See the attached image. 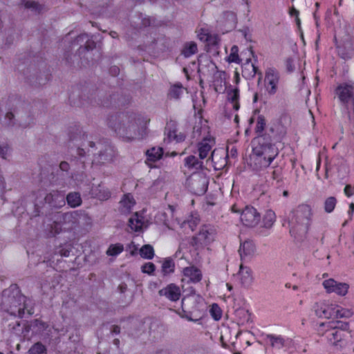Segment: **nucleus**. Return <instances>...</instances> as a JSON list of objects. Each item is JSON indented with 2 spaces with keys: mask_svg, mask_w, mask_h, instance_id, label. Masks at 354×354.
<instances>
[{
  "mask_svg": "<svg viewBox=\"0 0 354 354\" xmlns=\"http://www.w3.org/2000/svg\"><path fill=\"white\" fill-rule=\"evenodd\" d=\"M289 122L290 117L286 114L282 115L278 120L272 123L269 129L272 136L269 134L266 135L270 137L272 142V138L275 140H281L286 133L287 126Z\"/></svg>",
  "mask_w": 354,
  "mask_h": 354,
  "instance_id": "obj_9",
  "label": "nucleus"
},
{
  "mask_svg": "<svg viewBox=\"0 0 354 354\" xmlns=\"http://www.w3.org/2000/svg\"><path fill=\"white\" fill-rule=\"evenodd\" d=\"M162 154L163 151L161 147H153L148 149L146 152V162L149 163V162H156L162 157Z\"/></svg>",
  "mask_w": 354,
  "mask_h": 354,
  "instance_id": "obj_32",
  "label": "nucleus"
},
{
  "mask_svg": "<svg viewBox=\"0 0 354 354\" xmlns=\"http://www.w3.org/2000/svg\"><path fill=\"white\" fill-rule=\"evenodd\" d=\"M290 234L295 239H301L308 230L307 223H290Z\"/></svg>",
  "mask_w": 354,
  "mask_h": 354,
  "instance_id": "obj_20",
  "label": "nucleus"
},
{
  "mask_svg": "<svg viewBox=\"0 0 354 354\" xmlns=\"http://www.w3.org/2000/svg\"><path fill=\"white\" fill-rule=\"evenodd\" d=\"M91 194L93 197L97 198L100 201H106L111 196L110 191L102 185L93 187L91 190Z\"/></svg>",
  "mask_w": 354,
  "mask_h": 354,
  "instance_id": "obj_26",
  "label": "nucleus"
},
{
  "mask_svg": "<svg viewBox=\"0 0 354 354\" xmlns=\"http://www.w3.org/2000/svg\"><path fill=\"white\" fill-rule=\"evenodd\" d=\"M44 200L46 203L55 208H59L65 205L64 194L58 191H53L46 194Z\"/></svg>",
  "mask_w": 354,
  "mask_h": 354,
  "instance_id": "obj_16",
  "label": "nucleus"
},
{
  "mask_svg": "<svg viewBox=\"0 0 354 354\" xmlns=\"http://www.w3.org/2000/svg\"><path fill=\"white\" fill-rule=\"evenodd\" d=\"M198 51L197 44L194 41L187 42L185 44L182 54L185 57H189L196 54Z\"/></svg>",
  "mask_w": 354,
  "mask_h": 354,
  "instance_id": "obj_37",
  "label": "nucleus"
},
{
  "mask_svg": "<svg viewBox=\"0 0 354 354\" xmlns=\"http://www.w3.org/2000/svg\"><path fill=\"white\" fill-rule=\"evenodd\" d=\"M140 256L147 259H152L154 257V250L151 245H145L140 250Z\"/></svg>",
  "mask_w": 354,
  "mask_h": 354,
  "instance_id": "obj_39",
  "label": "nucleus"
},
{
  "mask_svg": "<svg viewBox=\"0 0 354 354\" xmlns=\"http://www.w3.org/2000/svg\"><path fill=\"white\" fill-rule=\"evenodd\" d=\"M136 205L133 196L131 194H124L120 201V210L122 214H128Z\"/></svg>",
  "mask_w": 354,
  "mask_h": 354,
  "instance_id": "obj_24",
  "label": "nucleus"
},
{
  "mask_svg": "<svg viewBox=\"0 0 354 354\" xmlns=\"http://www.w3.org/2000/svg\"><path fill=\"white\" fill-rule=\"evenodd\" d=\"M73 46L80 45L79 53L82 50H92L95 47V44L92 41L86 33L80 34L77 37L72 44Z\"/></svg>",
  "mask_w": 354,
  "mask_h": 354,
  "instance_id": "obj_19",
  "label": "nucleus"
},
{
  "mask_svg": "<svg viewBox=\"0 0 354 354\" xmlns=\"http://www.w3.org/2000/svg\"><path fill=\"white\" fill-rule=\"evenodd\" d=\"M62 223H48L46 227V234L48 237L55 236L62 231Z\"/></svg>",
  "mask_w": 354,
  "mask_h": 354,
  "instance_id": "obj_36",
  "label": "nucleus"
},
{
  "mask_svg": "<svg viewBox=\"0 0 354 354\" xmlns=\"http://www.w3.org/2000/svg\"><path fill=\"white\" fill-rule=\"evenodd\" d=\"M344 194L347 196L349 197V196H351L353 194V193H354V188L352 187L351 185H347L344 187Z\"/></svg>",
  "mask_w": 354,
  "mask_h": 354,
  "instance_id": "obj_56",
  "label": "nucleus"
},
{
  "mask_svg": "<svg viewBox=\"0 0 354 354\" xmlns=\"http://www.w3.org/2000/svg\"><path fill=\"white\" fill-rule=\"evenodd\" d=\"M318 334L332 346L342 348L345 346L344 335L335 326V322H322L317 328Z\"/></svg>",
  "mask_w": 354,
  "mask_h": 354,
  "instance_id": "obj_6",
  "label": "nucleus"
},
{
  "mask_svg": "<svg viewBox=\"0 0 354 354\" xmlns=\"http://www.w3.org/2000/svg\"><path fill=\"white\" fill-rule=\"evenodd\" d=\"M336 304L329 301L317 302L313 306L315 315L320 318H335Z\"/></svg>",
  "mask_w": 354,
  "mask_h": 354,
  "instance_id": "obj_10",
  "label": "nucleus"
},
{
  "mask_svg": "<svg viewBox=\"0 0 354 354\" xmlns=\"http://www.w3.org/2000/svg\"><path fill=\"white\" fill-rule=\"evenodd\" d=\"M141 23L140 24H138L135 28H139L140 26L142 25L143 27H147L151 26H156L154 20L150 17H142V15H140Z\"/></svg>",
  "mask_w": 354,
  "mask_h": 354,
  "instance_id": "obj_50",
  "label": "nucleus"
},
{
  "mask_svg": "<svg viewBox=\"0 0 354 354\" xmlns=\"http://www.w3.org/2000/svg\"><path fill=\"white\" fill-rule=\"evenodd\" d=\"M185 165L188 168L196 170L203 167V162L193 155L189 156L185 159Z\"/></svg>",
  "mask_w": 354,
  "mask_h": 354,
  "instance_id": "obj_35",
  "label": "nucleus"
},
{
  "mask_svg": "<svg viewBox=\"0 0 354 354\" xmlns=\"http://www.w3.org/2000/svg\"><path fill=\"white\" fill-rule=\"evenodd\" d=\"M246 226L252 228L257 234L267 236L272 227V223H252V225Z\"/></svg>",
  "mask_w": 354,
  "mask_h": 354,
  "instance_id": "obj_28",
  "label": "nucleus"
},
{
  "mask_svg": "<svg viewBox=\"0 0 354 354\" xmlns=\"http://www.w3.org/2000/svg\"><path fill=\"white\" fill-rule=\"evenodd\" d=\"M71 166L69 163L66 161H62L59 165L58 171H61L62 174H57L59 177H57L55 180V182L59 185H65V179L68 178H72L73 174L69 173V169Z\"/></svg>",
  "mask_w": 354,
  "mask_h": 354,
  "instance_id": "obj_25",
  "label": "nucleus"
},
{
  "mask_svg": "<svg viewBox=\"0 0 354 354\" xmlns=\"http://www.w3.org/2000/svg\"><path fill=\"white\" fill-rule=\"evenodd\" d=\"M183 93V86L181 84H174L169 90V95L174 98H178Z\"/></svg>",
  "mask_w": 354,
  "mask_h": 354,
  "instance_id": "obj_46",
  "label": "nucleus"
},
{
  "mask_svg": "<svg viewBox=\"0 0 354 354\" xmlns=\"http://www.w3.org/2000/svg\"><path fill=\"white\" fill-rule=\"evenodd\" d=\"M72 248L73 247L71 244H65L60 246L58 252L61 256L67 257L70 255V253L72 251Z\"/></svg>",
  "mask_w": 354,
  "mask_h": 354,
  "instance_id": "obj_51",
  "label": "nucleus"
},
{
  "mask_svg": "<svg viewBox=\"0 0 354 354\" xmlns=\"http://www.w3.org/2000/svg\"><path fill=\"white\" fill-rule=\"evenodd\" d=\"M30 300L21 294L17 284H12L3 290L0 301V309L12 316L23 317L25 310L29 315L33 314L30 307Z\"/></svg>",
  "mask_w": 354,
  "mask_h": 354,
  "instance_id": "obj_3",
  "label": "nucleus"
},
{
  "mask_svg": "<svg viewBox=\"0 0 354 354\" xmlns=\"http://www.w3.org/2000/svg\"><path fill=\"white\" fill-rule=\"evenodd\" d=\"M111 333L115 334H119L120 333V328L116 325L113 326Z\"/></svg>",
  "mask_w": 354,
  "mask_h": 354,
  "instance_id": "obj_59",
  "label": "nucleus"
},
{
  "mask_svg": "<svg viewBox=\"0 0 354 354\" xmlns=\"http://www.w3.org/2000/svg\"><path fill=\"white\" fill-rule=\"evenodd\" d=\"M124 250V247L120 243L111 245L107 251L106 254L109 256H116L121 253Z\"/></svg>",
  "mask_w": 354,
  "mask_h": 354,
  "instance_id": "obj_42",
  "label": "nucleus"
},
{
  "mask_svg": "<svg viewBox=\"0 0 354 354\" xmlns=\"http://www.w3.org/2000/svg\"><path fill=\"white\" fill-rule=\"evenodd\" d=\"M142 272L152 275L156 270V266L151 262L145 263L141 267Z\"/></svg>",
  "mask_w": 354,
  "mask_h": 354,
  "instance_id": "obj_48",
  "label": "nucleus"
},
{
  "mask_svg": "<svg viewBox=\"0 0 354 354\" xmlns=\"http://www.w3.org/2000/svg\"><path fill=\"white\" fill-rule=\"evenodd\" d=\"M323 286L327 292H335L341 296L346 295L349 288L348 283L337 282L333 279H329L324 281Z\"/></svg>",
  "mask_w": 354,
  "mask_h": 354,
  "instance_id": "obj_13",
  "label": "nucleus"
},
{
  "mask_svg": "<svg viewBox=\"0 0 354 354\" xmlns=\"http://www.w3.org/2000/svg\"><path fill=\"white\" fill-rule=\"evenodd\" d=\"M227 99L232 104L233 109L238 111L240 108L239 100V90L238 88H234L227 92Z\"/></svg>",
  "mask_w": 354,
  "mask_h": 354,
  "instance_id": "obj_33",
  "label": "nucleus"
},
{
  "mask_svg": "<svg viewBox=\"0 0 354 354\" xmlns=\"http://www.w3.org/2000/svg\"><path fill=\"white\" fill-rule=\"evenodd\" d=\"M0 120L3 126L14 129H17L19 127L26 128L32 122V118H30L28 122L20 121L19 123L17 124L12 111H9L3 113L2 104H0Z\"/></svg>",
  "mask_w": 354,
  "mask_h": 354,
  "instance_id": "obj_11",
  "label": "nucleus"
},
{
  "mask_svg": "<svg viewBox=\"0 0 354 354\" xmlns=\"http://www.w3.org/2000/svg\"><path fill=\"white\" fill-rule=\"evenodd\" d=\"M238 52H239V48L236 46H233L231 48V52H230V55L228 56V59H227L229 62H234V63H237V64L240 63L241 59H239Z\"/></svg>",
  "mask_w": 354,
  "mask_h": 354,
  "instance_id": "obj_45",
  "label": "nucleus"
},
{
  "mask_svg": "<svg viewBox=\"0 0 354 354\" xmlns=\"http://www.w3.org/2000/svg\"><path fill=\"white\" fill-rule=\"evenodd\" d=\"M312 216V209L310 205L302 204L298 206L296 209L297 219L310 220Z\"/></svg>",
  "mask_w": 354,
  "mask_h": 354,
  "instance_id": "obj_29",
  "label": "nucleus"
},
{
  "mask_svg": "<svg viewBox=\"0 0 354 354\" xmlns=\"http://www.w3.org/2000/svg\"><path fill=\"white\" fill-rule=\"evenodd\" d=\"M216 150L212 151L210 153V156H208V157H207L208 159H207V161H209V160L211 159L212 161L213 162L214 157L216 156Z\"/></svg>",
  "mask_w": 354,
  "mask_h": 354,
  "instance_id": "obj_62",
  "label": "nucleus"
},
{
  "mask_svg": "<svg viewBox=\"0 0 354 354\" xmlns=\"http://www.w3.org/2000/svg\"><path fill=\"white\" fill-rule=\"evenodd\" d=\"M22 3L26 8L36 12H40L43 8L41 5L35 1L24 0Z\"/></svg>",
  "mask_w": 354,
  "mask_h": 354,
  "instance_id": "obj_41",
  "label": "nucleus"
},
{
  "mask_svg": "<svg viewBox=\"0 0 354 354\" xmlns=\"http://www.w3.org/2000/svg\"><path fill=\"white\" fill-rule=\"evenodd\" d=\"M150 120L137 113L125 112L111 115L108 125L125 141L144 138L148 134Z\"/></svg>",
  "mask_w": 354,
  "mask_h": 354,
  "instance_id": "obj_2",
  "label": "nucleus"
},
{
  "mask_svg": "<svg viewBox=\"0 0 354 354\" xmlns=\"http://www.w3.org/2000/svg\"><path fill=\"white\" fill-rule=\"evenodd\" d=\"M71 207H76L80 206L82 203V198L79 192H70L65 198V201Z\"/></svg>",
  "mask_w": 354,
  "mask_h": 354,
  "instance_id": "obj_34",
  "label": "nucleus"
},
{
  "mask_svg": "<svg viewBox=\"0 0 354 354\" xmlns=\"http://www.w3.org/2000/svg\"><path fill=\"white\" fill-rule=\"evenodd\" d=\"M144 223H129L127 228L128 232H142L144 230Z\"/></svg>",
  "mask_w": 354,
  "mask_h": 354,
  "instance_id": "obj_44",
  "label": "nucleus"
},
{
  "mask_svg": "<svg viewBox=\"0 0 354 354\" xmlns=\"http://www.w3.org/2000/svg\"><path fill=\"white\" fill-rule=\"evenodd\" d=\"M299 12L297 9L292 8L290 11V15L291 16H295L296 17V22L298 26L300 25V19H299Z\"/></svg>",
  "mask_w": 354,
  "mask_h": 354,
  "instance_id": "obj_55",
  "label": "nucleus"
},
{
  "mask_svg": "<svg viewBox=\"0 0 354 354\" xmlns=\"http://www.w3.org/2000/svg\"><path fill=\"white\" fill-rule=\"evenodd\" d=\"M258 145L253 148V155L251 157L253 167L256 170L267 168L277 156L279 151L275 145L272 143L270 136L260 135L257 138Z\"/></svg>",
  "mask_w": 354,
  "mask_h": 354,
  "instance_id": "obj_5",
  "label": "nucleus"
},
{
  "mask_svg": "<svg viewBox=\"0 0 354 354\" xmlns=\"http://www.w3.org/2000/svg\"><path fill=\"white\" fill-rule=\"evenodd\" d=\"M97 93L95 90L84 88L80 90L75 88L69 95L71 104L76 106L87 105H102L103 106L124 105L129 102V97L120 95L118 93L110 95V100H101L96 99Z\"/></svg>",
  "mask_w": 354,
  "mask_h": 354,
  "instance_id": "obj_4",
  "label": "nucleus"
},
{
  "mask_svg": "<svg viewBox=\"0 0 354 354\" xmlns=\"http://www.w3.org/2000/svg\"><path fill=\"white\" fill-rule=\"evenodd\" d=\"M69 142L76 147L75 155H72L71 162H74L75 169L80 170L86 164H104L111 162L115 155L113 147L108 142L89 140L87 134L80 126H74L69 130Z\"/></svg>",
  "mask_w": 354,
  "mask_h": 354,
  "instance_id": "obj_1",
  "label": "nucleus"
},
{
  "mask_svg": "<svg viewBox=\"0 0 354 354\" xmlns=\"http://www.w3.org/2000/svg\"><path fill=\"white\" fill-rule=\"evenodd\" d=\"M278 176H279V174L277 173V171H272V178L274 180L277 179Z\"/></svg>",
  "mask_w": 354,
  "mask_h": 354,
  "instance_id": "obj_64",
  "label": "nucleus"
},
{
  "mask_svg": "<svg viewBox=\"0 0 354 354\" xmlns=\"http://www.w3.org/2000/svg\"><path fill=\"white\" fill-rule=\"evenodd\" d=\"M27 354H47V349L41 342H37L30 348Z\"/></svg>",
  "mask_w": 354,
  "mask_h": 354,
  "instance_id": "obj_40",
  "label": "nucleus"
},
{
  "mask_svg": "<svg viewBox=\"0 0 354 354\" xmlns=\"http://www.w3.org/2000/svg\"><path fill=\"white\" fill-rule=\"evenodd\" d=\"M266 339L269 341L270 346L276 349H281L286 345V340L281 335L268 334Z\"/></svg>",
  "mask_w": 354,
  "mask_h": 354,
  "instance_id": "obj_30",
  "label": "nucleus"
},
{
  "mask_svg": "<svg viewBox=\"0 0 354 354\" xmlns=\"http://www.w3.org/2000/svg\"><path fill=\"white\" fill-rule=\"evenodd\" d=\"M177 224H178V225L179 226L180 228L184 227L186 225V224H187L189 228L192 231H193L194 230L193 227H194V226H196V223H194V222H192V223H178Z\"/></svg>",
  "mask_w": 354,
  "mask_h": 354,
  "instance_id": "obj_57",
  "label": "nucleus"
},
{
  "mask_svg": "<svg viewBox=\"0 0 354 354\" xmlns=\"http://www.w3.org/2000/svg\"><path fill=\"white\" fill-rule=\"evenodd\" d=\"M214 143L212 139H204L198 144V152L201 160H203L208 157L211 153L212 145Z\"/></svg>",
  "mask_w": 354,
  "mask_h": 354,
  "instance_id": "obj_23",
  "label": "nucleus"
},
{
  "mask_svg": "<svg viewBox=\"0 0 354 354\" xmlns=\"http://www.w3.org/2000/svg\"><path fill=\"white\" fill-rule=\"evenodd\" d=\"M236 278L240 285L245 288H249L254 281L251 268L248 266H243L242 264L240 266L239 270L236 274Z\"/></svg>",
  "mask_w": 354,
  "mask_h": 354,
  "instance_id": "obj_15",
  "label": "nucleus"
},
{
  "mask_svg": "<svg viewBox=\"0 0 354 354\" xmlns=\"http://www.w3.org/2000/svg\"><path fill=\"white\" fill-rule=\"evenodd\" d=\"M165 138L164 142L169 143L173 141L176 142H181L185 140V136L184 133L177 131V125L175 121L170 120L167 123L165 131Z\"/></svg>",
  "mask_w": 354,
  "mask_h": 354,
  "instance_id": "obj_12",
  "label": "nucleus"
},
{
  "mask_svg": "<svg viewBox=\"0 0 354 354\" xmlns=\"http://www.w3.org/2000/svg\"><path fill=\"white\" fill-rule=\"evenodd\" d=\"M337 203V200L333 196L327 198L324 202V209L327 213H331Z\"/></svg>",
  "mask_w": 354,
  "mask_h": 354,
  "instance_id": "obj_43",
  "label": "nucleus"
},
{
  "mask_svg": "<svg viewBox=\"0 0 354 354\" xmlns=\"http://www.w3.org/2000/svg\"><path fill=\"white\" fill-rule=\"evenodd\" d=\"M338 55L343 59H349L354 56V46L352 37L347 30H340L335 35Z\"/></svg>",
  "mask_w": 354,
  "mask_h": 354,
  "instance_id": "obj_7",
  "label": "nucleus"
},
{
  "mask_svg": "<svg viewBox=\"0 0 354 354\" xmlns=\"http://www.w3.org/2000/svg\"><path fill=\"white\" fill-rule=\"evenodd\" d=\"M78 216H79L78 212L77 211H74L70 214L69 213L65 214L64 219L67 220V219H69L70 218H71L74 220V221H78L79 219H81L80 217V218L77 217Z\"/></svg>",
  "mask_w": 354,
  "mask_h": 354,
  "instance_id": "obj_54",
  "label": "nucleus"
},
{
  "mask_svg": "<svg viewBox=\"0 0 354 354\" xmlns=\"http://www.w3.org/2000/svg\"><path fill=\"white\" fill-rule=\"evenodd\" d=\"M175 271V263L171 257L163 259L161 266V272L163 276H167Z\"/></svg>",
  "mask_w": 354,
  "mask_h": 354,
  "instance_id": "obj_31",
  "label": "nucleus"
},
{
  "mask_svg": "<svg viewBox=\"0 0 354 354\" xmlns=\"http://www.w3.org/2000/svg\"><path fill=\"white\" fill-rule=\"evenodd\" d=\"M353 315L351 309L344 308L336 304L335 318H349Z\"/></svg>",
  "mask_w": 354,
  "mask_h": 354,
  "instance_id": "obj_38",
  "label": "nucleus"
},
{
  "mask_svg": "<svg viewBox=\"0 0 354 354\" xmlns=\"http://www.w3.org/2000/svg\"><path fill=\"white\" fill-rule=\"evenodd\" d=\"M252 70L255 74H259L260 75V79L262 77V73L260 72L258 69V67L255 66L254 64H252Z\"/></svg>",
  "mask_w": 354,
  "mask_h": 354,
  "instance_id": "obj_61",
  "label": "nucleus"
},
{
  "mask_svg": "<svg viewBox=\"0 0 354 354\" xmlns=\"http://www.w3.org/2000/svg\"><path fill=\"white\" fill-rule=\"evenodd\" d=\"M354 212V203H351L349 206V209L348 211V214L349 216H351ZM349 219H351V217L349 218Z\"/></svg>",
  "mask_w": 354,
  "mask_h": 354,
  "instance_id": "obj_60",
  "label": "nucleus"
},
{
  "mask_svg": "<svg viewBox=\"0 0 354 354\" xmlns=\"http://www.w3.org/2000/svg\"><path fill=\"white\" fill-rule=\"evenodd\" d=\"M266 126V120L263 116H259L256 124V133H261Z\"/></svg>",
  "mask_w": 354,
  "mask_h": 354,
  "instance_id": "obj_49",
  "label": "nucleus"
},
{
  "mask_svg": "<svg viewBox=\"0 0 354 354\" xmlns=\"http://www.w3.org/2000/svg\"><path fill=\"white\" fill-rule=\"evenodd\" d=\"M215 230L207 225H203L197 235L194 237L196 244L207 245L215 238Z\"/></svg>",
  "mask_w": 354,
  "mask_h": 354,
  "instance_id": "obj_14",
  "label": "nucleus"
},
{
  "mask_svg": "<svg viewBox=\"0 0 354 354\" xmlns=\"http://www.w3.org/2000/svg\"><path fill=\"white\" fill-rule=\"evenodd\" d=\"M280 81V73L273 67H269L265 72V88L269 95L277 93Z\"/></svg>",
  "mask_w": 354,
  "mask_h": 354,
  "instance_id": "obj_8",
  "label": "nucleus"
},
{
  "mask_svg": "<svg viewBox=\"0 0 354 354\" xmlns=\"http://www.w3.org/2000/svg\"><path fill=\"white\" fill-rule=\"evenodd\" d=\"M255 252V245L252 241H245L241 243L239 253L241 259H243L248 257H250L254 254Z\"/></svg>",
  "mask_w": 354,
  "mask_h": 354,
  "instance_id": "obj_27",
  "label": "nucleus"
},
{
  "mask_svg": "<svg viewBox=\"0 0 354 354\" xmlns=\"http://www.w3.org/2000/svg\"><path fill=\"white\" fill-rule=\"evenodd\" d=\"M120 290L121 292H124L127 290V286L126 285H120L119 286Z\"/></svg>",
  "mask_w": 354,
  "mask_h": 354,
  "instance_id": "obj_63",
  "label": "nucleus"
},
{
  "mask_svg": "<svg viewBox=\"0 0 354 354\" xmlns=\"http://www.w3.org/2000/svg\"><path fill=\"white\" fill-rule=\"evenodd\" d=\"M260 214L253 207L246 206L241 212L240 221H259Z\"/></svg>",
  "mask_w": 354,
  "mask_h": 354,
  "instance_id": "obj_21",
  "label": "nucleus"
},
{
  "mask_svg": "<svg viewBox=\"0 0 354 354\" xmlns=\"http://www.w3.org/2000/svg\"><path fill=\"white\" fill-rule=\"evenodd\" d=\"M337 95L339 100L344 104L354 98V85L344 84L337 88Z\"/></svg>",
  "mask_w": 354,
  "mask_h": 354,
  "instance_id": "obj_17",
  "label": "nucleus"
},
{
  "mask_svg": "<svg viewBox=\"0 0 354 354\" xmlns=\"http://www.w3.org/2000/svg\"><path fill=\"white\" fill-rule=\"evenodd\" d=\"M120 69L117 66H113L110 68L109 72L113 76H116L119 74Z\"/></svg>",
  "mask_w": 354,
  "mask_h": 354,
  "instance_id": "obj_58",
  "label": "nucleus"
},
{
  "mask_svg": "<svg viewBox=\"0 0 354 354\" xmlns=\"http://www.w3.org/2000/svg\"><path fill=\"white\" fill-rule=\"evenodd\" d=\"M210 313L215 320H219L221 318V310L219 308V306L216 304L212 305Z\"/></svg>",
  "mask_w": 354,
  "mask_h": 354,
  "instance_id": "obj_47",
  "label": "nucleus"
},
{
  "mask_svg": "<svg viewBox=\"0 0 354 354\" xmlns=\"http://www.w3.org/2000/svg\"><path fill=\"white\" fill-rule=\"evenodd\" d=\"M275 219L276 215L272 210L268 209L266 211L263 218V221H275Z\"/></svg>",
  "mask_w": 354,
  "mask_h": 354,
  "instance_id": "obj_52",
  "label": "nucleus"
},
{
  "mask_svg": "<svg viewBox=\"0 0 354 354\" xmlns=\"http://www.w3.org/2000/svg\"><path fill=\"white\" fill-rule=\"evenodd\" d=\"M335 326L338 327V330L342 332V330H349V322H335Z\"/></svg>",
  "mask_w": 354,
  "mask_h": 354,
  "instance_id": "obj_53",
  "label": "nucleus"
},
{
  "mask_svg": "<svg viewBox=\"0 0 354 354\" xmlns=\"http://www.w3.org/2000/svg\"><path fill=\"white\" fill-rule=\"evenodd\" d=\"M183 274L192 283H198L202 279V272L200 269L194 266L186 267L183 269Z\"/></svg>",
  "mask_w": 354,
  "mask_h": 354,
  "instance_id": "obj_22",
  "label": "nucleus"
},
{
  "mask_svg": "<svg viewBox=\"0 0 354 354\" xmlns=\"http://www.w3.org/2000/svg\"><path fill=\"white\" fill-rule=\"evenodd\" d=\"M160 296H164L171 301H178L181 295L180 288L174 283H170L158 292Z\"/></svg>",
  "mask_w": 354,
  "mask_h": 354,
  "instance_id": "obj_18",
  "label": "nucleus"
}]
</instances>
